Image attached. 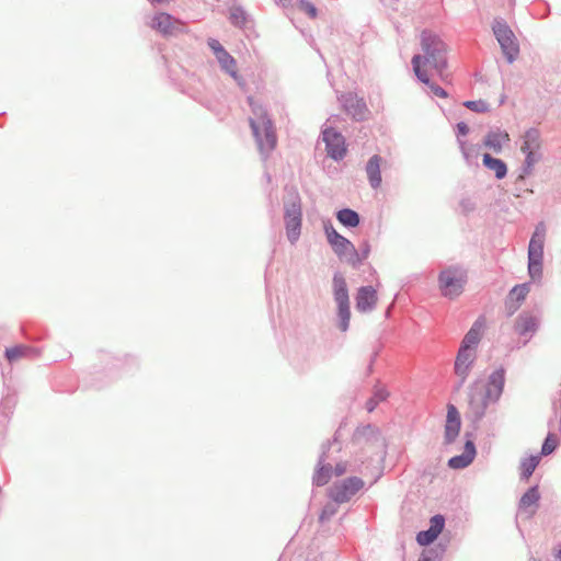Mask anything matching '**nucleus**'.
Returning a JSON list of instances; mask_svg holds the SVG:
<instances>
[{"mask_svg":"<svg viewBox=\"0 0 561 561\" xmlns=\"http://www.w3.org/2000/svg\"><path fill=\"white\" fill-rule=\"evenodd\" d=\"M356 309L359 312H370L377 304V291L373 286H362L358 288L356 297Z\"/></svg>","mask_w":561,"mask_h":561,"instance_id":"a211bd4d","label":"nucleus"},{"mask_svg":"<svg viewBox=\"0 0 561 561\" xmlns=\"http://www.w3.org/2000/svg\"><path fill=\"white\" fill-rule=\"evenodd\" d=\"M336 504L337 503L334 502V503H328L327 505H324V507L322 508L321 514L319 516L320 522L329 520L332 516H334L336 514V512H337Z\"/></svg>","mask_w":561,"mask_h":561,"instance_id":"c03bdc74","label":"nucleus"},{"mask_svg":"<svg viewBox=\"0 0 561 561\" xmlns=\"http://www.w3.org/2000/svg\"><path fill=\"white\" fill-rule=\"evenodd\" d=\"M380 163L381 157L378 154H374L373 157L369 158L365 168L369 185L373 188H378L382 181Z\"/></svg>","mask_w":561,"mask_h":561,"instance_id":"5701e85b","label":"nucleus"},{"mask_svg":"<svg viewBox=\"0 0 561 561\" xmlns=\"http://www.w3.org/2000/svg\"><path fill=\"white\" fill-rule=\"evenodd\" d=\"M369 251V244L365 242L359 250L360 256H363L364 261L368 257Z\"/></svg>","mask_w":561,"mask_h":561,"instance_id":"3c124183","label":"nucleus"},{"mask_svg":"<svg viewBox=\"0 0 561 561\" xmlns=\"http://www.w3.org/2000/svg\"><path fill=\"white\" fill-rule=\"evenodd\" d=\"M445 526V517L440 514L434 515L431 518L430 530L438 536Z\"/></svg>","mask_w":561,"mask_h":561,"instance_id":"ea45409f","label":"nucleus"},{"mask_svg":"<svg viewBox=\"0 0 561 561\" xmlns=\"http://www.w3.org/2000/svg\"><path fill=\"white\" fill-rule=\"evenodd\" d=\"M322 139L325 144L327 154L334 161H341L346 154L345 139L341 133L332 127L322 130Z\"/></svg>","mask_w":561,"mask_h":561,"instance_id":"9b49d317","label":"nucleus"},{"mask_svg":"<svg viewBox=\"0 0 561 561\" xmlns=\"http://www.w3.org/2000/svg\"><path fill=\"white\" fill-rule=\"evenodd\" d=\"M207 44L209 48L213 50L215 57L219 56L221 53L226 50L225 47L219 43V41L215 38H209Z\"/></svg>","mask_w":561,"mask_h":561,"instance_id":"a18cd8bd","label":"nucleus"},{"mask_svg":"<svg viewBox=\"0 0 561 561\" xmlns=\"http://www.w3.org/2000/svg\"><path fill=\"white\" fill-rule=\"evenodd\" d=\"M248 101L252 110V116L249 118L250 127L261 154L266 159L277 142L274 124L266 110L252 96H249Z\"/></svg>","mask_w":561,"mask_h":561,"instance_id":"f03ea898","label":"nucleus"},{"mask_svg":"<svg viewBox=\"0 0 561 561\" xmlns=\"http://www.w3.org/2000/svg\"><path fill=\"white\" fill-rule=\"evenodd\" d=\"M540 500V493L538 486L529 488L520 497L518 503V514L529 519L536 514L538 502Z\"/></svg>","mask_w":561,"mask_h":561,"instance_id":"2eb2a0df","label":"nucleus"},{"mask_svg":"<svg viewBox=\"0 0 561 561\" xmlns=\"http://www.w3.org/2000/svg\"><path fill=\"white\" fill-rule=\"evenodd\" d=\"M345 112L356 121H362L365 117L366 104L353 93L342 94L340 98Z\"/></svg>","mask_w":561,"mask_h":561,"instance_id":"dca6fc26","label":"nucleus"},{"mask_svg":"<svg viewBox=\"0 0 561 561\" xmlns=\"http://www.w3.org/2000/svg\"><path fill=\"white\" fill-rule=\"evenodd\" d=\"M333 296L337 305V327L342 332H346L351 320L350 297L346 280L340 273L333 276Z\"/></svg>","mask_w":561,"mask_h":561,"instance_id":"39448f33","label":"nucleus"},{"mask_svg":"<svg viewBox=\"0 0 561 561\" xmlns=\"http://www.w3.org/2000/svg\"><path fill=\"white\" fill-rule=\"evenodd\" d=\"M152 2H157V3H163V2H167L168 0H151Z\"/></svg>","mask_w":561,"mask_h":561,"instance_id":"864d4df0","label":"nucleus"},{"mask_svg":"<svg viewBox=\"0 0 561 561\" xmlns=\"http://www.w3.org/2000/svg\"><path fill=\"white\" fill-rule=\"evenodd\" d=\"M245 20V12L241 8H233L230 11V21L233 25L241 26Z\"/></svg>","mask_w":561,"mask_h":561,"instance_id":"79ce46f5","label":"nucleus"},{"mask_svg":"<svg viewBox=\"0 0 561 561\" xmlns=\"http://www.w3.org/2000/svg\"><path fill=\"white\" fill-rule=\"evenodd\" d=\"M477 454L476 445L471 439H468L465 444V449L461 455L451 457L448 460V466L451 469H463L468 467L474 459Z\"/></svg>","mask_w":561,"mask_h":561,"instance_id":"412c9836","label":"nucleus"},{"mask_svg":"<svg viewBox=\"0 0 561 561\" xmlns=\"http://www.w3.org/2000/svg\"><path fill=\"white\" fill-rule=\"evenodd\" d=\"M469 133V127L466 123L460 122L457 124V136H466Z\"/></svg>","mask_w":561,"mask_h":561,"instance_id":"de8ad7c7","label":"nucleus"},{"mask_svg":"<svg viewBox=\"0 0 561 561\" xmlns=\"http://www.w3.org/2000/svg\"><path fill=\"white\" fill-rule=\"evenodd\" d=\"M323 229L328 243L332 248L333 252L337 257H343L344 253L351 249L353 243L334 229L331 220H325L323 222Z\"/></svg>","mask_w":561,"mask_h":561,"instance_id":"f8f14e48","label":"nucleus"},{"mask_svg":"<svg viewBox=\"0 0 561 561\" xmlns=\"http://www.w3.org/2000/svg\"><path fill=\"white\" fill-rule=\"evenodd\" d=\"M438 560H439V556L435 550L424 551L419 559V561H438Z\"/></svg>","mask_w":561,"mask_h":561,"instance_id":"49530a36","label":"nucleus"},{"mask_svg":"<svg viewBox=\"0 0 561 561\" xmlns=\"http://www.w3.org/2000/svg\"><path fill=\"white\" fill-rule=\"evenodd\" d=\"M543 272V260L528 259V274L533 280H540Z\"/></svg>","mask_w":561,"mask_h":561,"instance_id":"72a5a7b5","label":"nucleus"},{"mask_svg":"<svg viewBox=\"0 0 561 561\" xmlns=\"http://www.w3.org/2000/svg\"><path fill=\"white\" fill-rule=\"evenodd\" d=\"M336 219L347 228H355L359 225L360 218L358 213L351 208H343L336 213Z\"/></svg>","mask_w":561,"mask_h":561,"instance_id":"c756f323","label":"nucleus"},{"mask_svg":"<svg viewBox=\"0 0 561 561\" xmlns=\"http://www.w3.org/2000/svg\"><path fill=\"white\" fill-rule=\"evenodd\" d=\"M438 536L432 533L430 529L422 530L416 535V541L420 546L431 545Z\"/></svg>","mask_w":561,"mask_h":561,"instance_id":"a19ab883","label":"nucleus"},{"mask_svg":"<svg viewBox=\"0 0 561 561\" xmlns=\"http://www.w3.org/2000/svg\"><path fill=\"white\" fill-rule=\"evenodd\" d=\"M294 8H297L298 10L307 13L310 18H316L317 16V9L316 7L307 1V0H297L295 2V7Z\"/></svg>","mask_w":561,"mask_h":561,"instance_id":"58836bf2","label":"nucleus"},{"mask_svg":"<svg viewBox=\"0 0 561 561\" xmlns=\"http://www.w3.org/2000/svg\"><path fill=\"white\" fill-rule=\"evenodd\" d=\"M332 443L328 442L322 445V450L319 456L317 470L313 474V483L318 486L327 484L332 477V467L330 463H324L327 459V450L330 449Z\"/></svg>","mask_w":561,"mask_h":561,"instance_id":"f3484780","label":"nucleus"},{"mask_svg":"<svg viewBox=\"0 0 561 561\" xmlns=\"http://www.w3.org/2000/svg\"><path fill=\"white\" fill-rule=\"evenodd\" d=\"M459 147L467 164H472L477 158V151L472 147H468L465 141L459 139Z\"/></svg>","mask_w":561,"mask_h":561,"instance_id":"4c0bfd02","label":"nucleus"},{"mask_svg":"<svg viewBox=\"0 0 561 561\" xmlns=\"http://www.w3.org/2000/svg\"><path fill=\"white\" fill-rule=\"evenodd\" d=\"M554 557H556L557 561H561V543L556 549Z\"/></svg>","mask_w":561,"mask_h":561,"instance_id":"603ef678","label":"nucleus"},{"mask_svg":"<svg viewBox=\"0 0 561 561\" xmlns=\"http://www.w3.org/2000/svg\"><path fill=\"white\" fill-rule=\"evenodd\" d=\"M460 415L457 408L453 404L447 407L446 424L444 430V443L449 445L455 442L460 432Z\"/></svg>","mask_w":561,"mask_h":561,"instance_id":"4468645a","label":"nucleus"},{"mask_svg":"<svg viewBox=\"0 0 561 561\" xmlns=\"http://www.w3.org/2000/svg\"><path fill=\"white\" fill-rule=\"evenodd\" d=\"M529 293V284H519L515 285L508 296L506 306L511 309V313L515 312L519 305L525 300L527 294Z\"/></svg>","mask_w":561,"mask_h":561,"instance_id":"b1692460","label":"nucleus"},{"mask_svg":"<svg viewBox=\"0 0 561 561\" xmlns=\"http://www.w3.org/2000/svg\"><path fill=\"white\" fill-rule=\"evenodd\" d=\"M346 472V465L345 463H336L335 468H334V474L336 477H340L342 474H344Z\"/></svg>","mask_w":561,"mask_h":561,"instance_id":"09e8293b","label":"nucleus"},{"mask_svg":"<svg viewBox=\"0 0 561 561\" xmlns=\"http://www.w3.org/2000/svg\"><path fill=\"white\" fill-rule=\"evenodd\" d=\"M505 369L503 367L494 370L488 378L486 383L474 381L468 390V407L474 421H480L491 403H496L504 390Z\"/></svg>","mask_w":561,"mask_h":561,"instance_id":"f257e3e1","label":"nucleus"},{"mask_svg":"<svg viewBox=\"0 0 561 561\" xmlns=\"http://www.w3.org/2000/svg\"><path fill=\"white\" fill-rule=\"evenodd\" d=\"M339 259L352 265L354 268L359 267L364 262L363 256H360L359 251L354 247V244L344 253L343 257Z\"/></svg>","mask_w":561,"mask_h":561,"instance_id":"473e14b6","label":"nucleus"},{"mask_svg":"<svg viewBox=\"0 0 561 561\" xmlns=\"http://www.w3.org/2000/svg\"><path fill=\"white\" fill-rule=\"evenodd\" d=\"M482 161L483 165L488 170L494 172V175L497 180H502L506 176L507 165L503 160L494 158L490 153H484Z\"/></svg>","mask_w":561,"mask_h":561,"instance_id":"cd10ccee","label":"nucleus"},{"mask_svg":"<svg viewBox=\"0 0 561 561\" xmlns=\"http://www.w3.org/2000/svg\"><path fill=\"white\" fill-rule=\"evenodd\" d=\"M388 397V390L380 385H376L371 398H369L366 402V410L368 412H373L377 408V405L380 402L386 401Z\"/></svg>","mask_w":561,"mask_h":561,"instance_id":"7c9ffc66","label":"nucleus"},{"mask_svg":"<svg viewBox=\"0 0 561 561\" xmlns=\"http://www.w3.org/2000/svg\"><path fill=\"white\" fill-rule=\"evenodd\" d=\"M485 321L483 317H479L469 331L463 336L460 347H465L466 350L477 351V347L482 337V331L484 329Z\"/></svg>","mask_w":561,"mask_h":561,"instance_id":"6ab92c4d","label":"nucleus"},{"mask_svg":"<svg viewBox=\"0 0 561 561\" xmlns=\"http://www.w3.org/2000/svg\"><path fill=\"white\" fill-rule=\"evenodd\" d=\"M529 561H541V560H538V559H535V558H530Z\"/></svg>","mask_w":561,"mask_h":561,"instance_id":"6e6d98bb","label":"nucleus"},{"mask_svg":"<svg viewBox=\"0 0 561 561\" xmlns=\"http://www.w3.org/2000/svg\"><path fill=\"white\" fill-rule=\"evenodd\" d=\"M284 209L287 238L294 244L299 239L301 230V204L299 196L296 194L285 202Z\"/></svg>","mask_w":561,"mask_h":561,"instance_id":"423d86ee","label":"nucleus"},{"mask_svg":"<svg viewBox=\"0 0 561 561\" xmlns=\"http://www.w3.org/2000/svg\"><path fill=\"white\" fill-rule=\"evenodd\" d=\"M297 0H276V3L283 8H294Z\"/></svg>","mask_w":561,"mask_h":561,"instance_id":"8fccbe9b","label":"nucleus"},{"mask_svg":"<svg viewBox=\"0 0 561 561\" xmlns=\"http://www.w3.org/2000/svg\"><path fill=\"white\" fill-rule=\"evenodd\" d=\"M438 282L442 295L454 299L462 293L466 279L459 270L447 268L440 272Z\"/></svg>","mask_w":561,"mask_h":561,"instance_id":"0eeeda50","label":"nucleus"},{"mask_svg":"<svg viewBox=\"0 0 561 561\" xmlns=\"http://www.w3.org/2000/svg\"><path fill=\"white\" fill-rule=\"evenodd\" d=\"M547 228L545 222L536 225L528 244V259L543 260V245L546 241Z\"/></svg>","mask_w":561,"mask_h":561,"instance_id":"ddd939ff","label":"nucleus"},{"mask_svg":"<svg viewBox=\"0 0 561 561\" xmlns=\"http://www.w3.org/2000/svg\"><path fill=\"white\" fill-rule=\"evenodd\" d=\"M541 145L540 131L537 128H529L523 136L522 151L539 150Z\"/></svg>","mask_w":561,"mask_h":561,"instance_id":"c85d7f7f","label":"nucleus"},{"mask_svg":"<svg viewBox=\"0 0 561 561\" xmlns=\"http://www.w3.org/2000/svg\"><path fill=\"white\" fill-rule=\"evenodd\" d=\"M379 439V431L375 426L367 424L359 426L353 434V440L356 444L374 443Z\"/></svg>","mask_w":561,"mask_h":561,"instance_id":"a878e982","label":"nucleus"},{"mask_svg":"<svg viewBox=\"0 0 561 561\" xmlns=\"http://www.w3.org/2000/svg\"><path fill=\"white\" fill-rule=\"evenodd\" d=\"M149 25L163 36H178L187 31L183 21L165 12L156 14Z\"/></svg>","mask_w":561,"mask_h":561,"instance_id":"1a4fd4ad","label":"nucleus"},{"mask_svg":"<svg viewBox=\"0 0 561 561\" xmlns=\"http://www.w3.org/2000/svg\"><path fill=\"white\" fill-rule=\"evenodd\" d=\"M421 48L423 55L421 65H430L440 78H444L447 68V47L442 38L431 31L421 33Z\"/></svg>","mask_w":561,"mask_h":561,"instance_id":"7ed1b4c3","label":"nucleus"},{"mask_svg":"<svg viewBox=\"0 0 561 561\" xmlns=\"http://www.w3.org/2000/svg\"><path fill=\"white\" fill-rule=\"evenodd\" d=\"M539 456H530L528 458H524L520 461V479L528 480L539 465Z\"/></svg>","mask_w":561,"mask_h":561,"instance_id":"2f4dec72","label":"nucleus"},{"mask_svg":"<svg viewBox=\"0 0 561 561\" xmlns=\"http://www.w3.org/2000/svg\"><path fill=\"white\" fill-rule=\"evenodd\" d=\"M477 359V351L466 350L465 347H459L455 364L454 371L458 378V382L455 386V389L458 391L465 385L473 364Z\"/></svg>","mask_w":561,"mask_h":561,"instance_id":"9d476101","label":"nucleus"},{"mask_svg":"<svg viewBox=\"0 0 561 561\" xmlns=\"http://www.w3.org/2000/svg\"><path fill=\"white\" fill-rule=\"evenodd\" d=\"M510 141V135L505 130H490L483 140V145L491 149L494 153H501L503 146Z\"/></svg>","mask_w":561,"mask_h":561,"instance_id":"4be33fe9","label":"nucleus"},{"mask_svg":"<svg viewBox=\"0 0 561 561\" xmlns=\"http://www.w3.org/2000/svg\"><path fill=\"white\" fill-rule=\"evenodd\" d=\"M30 351L28 347L23 345H18L11 348H7L5 351V357L9 362H13L20 357L26 356L27 352Z\"/></svg>","mask_w":561,"mask_h":561,"instance_id":"e433bc0d","label":"nucleus"},{"mask_svg":"<svg viewBox=\"0 0 561 561\" xmlns=\"http://www.w3.org/2000/svg\"><path fill=\"white\" fill-rule=\"evenodd\" d=\"M558 444H559L558 438L553 434L549 433L547 435L546 439L543 440L540 454L542 456L550 455L551 453H553L556 450V448L558 447Z\"/></svg>","mask_w":561,"mask_h":561,"instance_id":"c9c22d12","label":"nucleus"},{"mask_svg":"<svg viewBox=\"0 0 561 561\" xmlns=\"http://www.w3.org/2000/svg\"><path fill=\"white\" fill-rule=\"evenodd\" d=\"M463 105L473 111V112H477V113H484L486 111H489V104L482 100H478V101H466L463 103Z\"/></svg>","mask_w":561,"mask_h":561,"instance_id":"37998d69","label":"nucleus"},{"mask_svg":"<svg viewBox=\"0 0 561 561\" xmlns=\"http://www.w3.org/2000/svg\"><path fill=\"white\" fill-rule=\"evenodd\" d=\"M216 59L220 68L241 84L242 78L238 75L236 59L227 50L217 56Z\"/></svg>","mask_w":561,"mask_h":561,"instance_id":"bb28decb","label":"nucleus"},{"mask_svg":"<svg viewBox=\"0 0 561 561\" xmlns=\"http://www.w3.org/2000/svg\"><path fill=\"white\" fill-rule=\"evenodd\" d=\"M492 31L507 62H514L519 54V45L506 21L501 18L494 19Z\"/></svg>","mask_w":561,"mask_h":561,"instance_id":"20e7f679","label":"nucleus"},{"mask_svg":"<svg viewBox=\"0 0 561 561\" xmlns=\"http://www.w3.org/2000/svg\"><path fill=\"white\" fill-rule=\"evenodd\" d=\"M9 399H5L3 402H2V407H4L7 403H9Z\"/></svg>","mask_w":561,"mask_h":561,"instance_id":"5fc2aeb1","label":"nucleus"},{"mask_svg":"<svg viewBox=\"0 0 561 561\" xmlns=\"http://www.w3.org/2000/svg\"><path fill=\"white\" fill-rule=\"evenodd\" d=\"M525 153V161L523 165V172L529 174L533 167L539 161L540 154L538 150L522 151Z\"/></svg>","mask_w":561,"mask_h":561,"instance_id":"f704fd0d","label":"nucleus"},{"mask_svg":"<svg viewBox=\"0 0 561 561\" xmlns=\"http://www.w3.org/2000/svg\"><path fill=\"white\" fill-rule=\"evenodd\" d=\"M363 488L364 481L360 478L350 477L335 482L329 490V496L335 503H346Z\"/></svg>","mask_w":561,"mask_h":561,"instance_id":"6e6552de","label":"nucleus"},{"mask_svg":"<svg viewBox=\"0 0 561 561\" xmlns=\"http://www.w3.org/2000/svg\"><path fill=\"white\" fill-rule=\"evenodd\" d=\"M421 59H422V57L420 55H414L412 58V61H411L416 78L421 82L426 84L431 89V91L433 92L434 95L439 96V98H446L447 92L442 87L431 82L426 71L424 69H422Z\"/></svg>","mask_w":561,"mask_h":561,"instance_id":"aec40b11","label":"nucleus"},{"mask_svg":"<svg viewBox=\"0 0 561 561\" xmlns=\"http://www.w3.org/2000/svg\"><path fill=\"white\" fill-rule=\"evenodd\" d=\"M538 320L529 314L522 313L517 317L515 322V331L519 335H529V337L537 331Z\"/></svg>","mask_w":561,"mask_h":561,"instance_id":"393cba45","label":"nucleus"}]
</instances>
